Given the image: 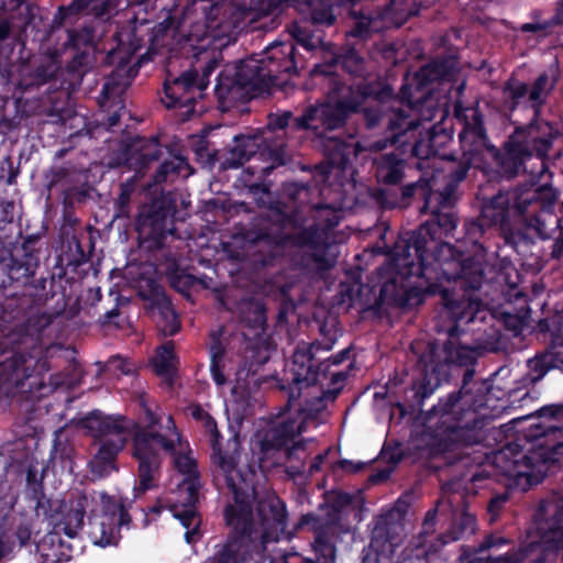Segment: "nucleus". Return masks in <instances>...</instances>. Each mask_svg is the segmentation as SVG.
Returning <instances> with one entry per match:
<instances>
[{
    "instance_id": "f257e3e1",
    "label": "nucleus",
    "mask_w": 563,
    "mask_h": 563,
    "mask_svg": "<svg viewBox=\"0 0 563 563\" xmlns=\"http://www.w3.org/2000/svg\"><path fill=\"white\" fill-rule=\"evenodd\" d=\"M442 290V317L451 324L446 328L450 340L444 344V360L434 358V347H430V361L423 366L421 376L413 380L406 391L405 402L398 404L400 413L416 415L423 411L428 399L441 385L449 380L452 367H465L462 385L459 389L440 397L426 412L424 426L427 445L432 454L454 452L482 443L492 422L488 415L481 409L487 407L492 384L488 380H474V365L479 356L477 347L452 342L453 338L465 332V327L476 321H484L487 316L482 299L475 290L467 288Z\"/></svg>"
},
{
    "instance_id": "f03ea898",
    "label": "nucleus",
    "mask_w": 563,
    "mask_h": 563,
    "mask_svg": "<svg viewBox=\"0 0 563 563\" xmlns=\"http://www.w3.org/2000/svg\"><path fill=\"white\" fill-rule=\"evenodd\" d=\"M426 195H416L420 213L430 219L416 230L400 235L389 251L386 266L376 269L379 282L374 306L409 311L422 305L428 296L449 290L442 280L453 282L460 288L478 290L485 278L484 265L470 245H463L464 235L452 245L449 238L456 229L459 217L455 203L427 206Z\"/></svg>"
},
{
    "instance_id": "7ed1b4c3",
    "label": "nucleus",
    "mask_w": 563,
    "mask_h": 563,
    "mask_svg": "<svg viewBox=\"0 0 563 563\" xmlns=\"http://www.w3.org/2000/svg\"><path fill=\"white\" fill-rule=\"evenodd\" d=\"M556 199L555 188L538 181L519 184L484 197L478 216L466 219L463 223L462 243L477 253L484 267L487 254L496 253L494 247H499L495 242L496 236L503 240L505 246L525 256L536 243L528 230H533L540 238L545 236L542 214L553 211Z\"/></svg>"
},
{
    "instance_id": "20e7f679",
    "label": "nucleus",
    "mask_w": 563,
    "mask_h": 563,
    "mask_svg": "<svg viewBox=\"0 0 563 563\" xmlns=\"http://www.w3.org/2000/svg\"><path fill=\"white\" fill-rule=\"evenodd\" d=\"M250 244L247 264L254 273H263L275 267L280 257V250L286 247L303 249L311 252L307 258L318 272L330 271L336 264V255L331 251L332 243L327 233L317 223L305 227V219L296 209L285 210L280 202L272 203L268 211L245 233Z\"/></svg>"
},
{
    "instance_id": "39448f33",
    "label": "nucleus",
    "mask_w": 563,
    "mask_h": 563,
    "mask_svg": "<svg viewBox=\"0 0 563 563\" xmlns=\"http://www.w3.org/2000/svg\"><path fill=\"white\" fill-rule=\"evenodd\" d=\"M455 115L466 117L473 110V136L476 137L483 166L486 167L488 155L495 166V173L500 179L510 180L526 170L525 163L536 157L541 163L539 177L548 172L547 162L561 156V148L554 151L555 143L563 141V134L558 125L534 119L527 128H517L498 148L489 142L479 108H453Z\"/></svg>"
},
{
    "instance_id": "423d86ee",
    "label": "nucleus",
    "mask_w": 563,
    "mask_h": 563,
    "mask_svg": "<svg viewBox=\"0 0 563 563\" xmlns=\"http://www.w3.org/2000/svg\"><path fill=\"white\" fill-rule=\"evenodd\" d=\"M537 413L559 423L532 424L523 437L530 448L525 449L518 437L494 454V464L504 475L525 478L529 487L542 483L563 461V404L545 405Z\"/></svg>"
},
{
    "instance_id": "0eeeda50",
    "label": "nucleus",
    "mask_w": 563,
    "mask_h": 563,
    "mask_svg": "<svg viewBox=\"0 0 563 563\" xmlns=\"http://www.w3.org/2000/svg\"><path fill=\"white\" fill-rule=\"evenodd\" d=\"M228 489L234 500L223 511L225 523L232 533L229 541L240 544L245 540H260L267 544L278 542L288 534L287 507L274 492L257 494L253 482L245 476L239 477Z\"/></svg>"
},
{
    "instance_id": "6e6552de",
    "label": "nucleus",
    "mask_w": 563,
    "mask_h": 563,
    "mask_svg": "<svg viewBox=\"0 0 563 563\" xmlns=\"http://www.w3.org/2000/svg\"><path fill=\"white\" fill-rule=\"evenodd\" d=\"M296 71L295 45L276 42L269 45L261 58L241 60L233 76L221 74L216 93L221 102L246 103L271 93L283 81L284 74Z\"/></svg>"
},
{
    "instance_id": "1a4fd4ad",
    "label": "nucleus",
    "mask_w": 563,
    "mask_h": 563,
    "mask_svg": "<svg viewBox=\"0 0 563 563\" xmlns=\"http://www.w3.org/2000/svg\"><path fill=\"white\" fill-rule=\"evenodd\" d=\"M141 407L143 424L132 422L129 426L132 443L131 454L137 462L135 497L158 487L163 454L174 456L176 442L180 440V432L172 415H168L163 423L162 417L153 411L144 400L141 401Z\"/></svg>"
},
{
    "instance_id": "9d476101",
    "label": "nucleus",
    "mask_w": 563,
    "mask_h": 563,
    "mask_svg": "<svg viewBox=\"0 0 563 563\" xmlns=\"http://www.w3.org/2000/svg\"><path fill=\"white\" fill-rule=\"evenodd\" d=\"M473 123L465 120L459 133L462 157L448 173L442 189H435V179L421 176L417 181L409 183L400 188H378L374 197L386 209L407 208L413 205L416 195H426L427 206L431 203H455L460 184L467 177L471 167L485 170L483 166L476 137L473 136Z\"/></svg>"
},
{
    "instance_id": "9b49d317",
    "label": "nucleus",
    "mask_w": 563,
    "mask_h": 563,
    "mask_svg": "<svg viewBox=\"0 0 563 563\" xmlns=\"http://www.w3.org/2000/svg\"><path fill=\"white\" fill-rule=\"evenodd\" d=\"M13 311L0 302V386L22 388L26 379L48 369L40 336L14 322Z\"/></svg>"
},
{
    "instance_id": "f8f14e48",
    "label": "nucleus",
    "mask_w": 563,
    "mask_h": 563,
    "mask_svg": "<svg viewBox=\"0 0 563 563\" xmlns=\"http://www.w3.org/2000/svg\"><path fill=\"white\" fill-rule=\"evenodd\" d=\"M542 543L511 548L505 554L488 555V563H549L555 551L563 549V498L542 500L534 514Z\"/></svg>"
},
{
    "instance_id": "ddd939ff",
    "label": "nucleus",
    "mask_w": 563,
    "mask_h": 563,
    "mask_svg": "<svg viewBox=\"0 0 563 563\" xmlns=\"http://www.w3.org/2000/svg\"><path fill=\"white\" fill-rule=\"evenodd\" d=\"M332 344L333 342L322 344L319 341L311 343L301 341L297 344L290 368L284 372L279 380V388L288 393L290 406L300 398L303 389L317 385L321 377L325 378L331 365H340L349 357V347L324 360L317 356L320 351L331 350Z\"/></svg>"
},
{
    "instance_id": "4468645a",
    "label": "nucleus",
    "mask_w": 563,
    "mask_h": 563,
    "mask_svg": "<svg viewBox=\"0 0 563 563\" xmlns=\"http://www.w3.org/2000/svg\"><path fill=\"white\" fill-rule=\"evenodd\" d=\"M421 125L419 120H409L402 111L397 112L395 118L388 120V135L372 143L371 148L374 151H384L388 146L395 150L384 153L374 161L375 176L379 184L386 186H397L405 178L407 167V156L410 151H405L402 142H408V135L415 134Z\"/></svg>"
},
{
    "instance_id": "2eb2a0df",
    "label": "nucleus",
    "mask_w": 563,
    "mask_h": 563,
    "mask_svg": "<svg viewBox=\"0 0 563 563\" xmlns=\"http://www.w3.org/2000/svg\"><path fill=\"white\" fill-rule=\"evenodd\" d=\"M81 427L92 438L99 440V450L93 457L97 467L106 470L114 467L119 453L128 442L129 420L122 415L103 416L100 411H92L81 419Z\"/></svg>"
},
{
    "instance_id": "dca6fc26",
    "label": "nucleus",
    "mask_w": 563,
    "mask_h": 563,
    "mask_svg": "<svg viewBox=\"0 0 563 563\" xmlns=\"http://www.w3.org/2000/svg\"><path fill=\"white\" fill-rule=\"evenodd\" d=\"M176 210V199L170 194H162L150 203L143 205L135 220L141 243H146L152 250L163 249L167 234L175 230L173 219Z\"/></svg>"
},
{
    "instance_id": "f3484780",
    "label": "nucleus",
    "mask_w": 563,
    "mask_h": 563,
    "mask_svg": "<svg viewBox=\"0 0 563 563\" xmlns=\"http://www.w3.org/2000/svg\"><path fill=\"white\" fill-rule=\"evenodd\" d=\"M299 400L300 398L291 406L287 402L286 410L297 411L301 416V421L286 418L266 430L260 441V451L264 456L271 457L275 453L284 451L286 459L291 460L299 459L297 453L306 451L307 441L305 439L295 441V439L305 431V422L312 415L301 407Z\"/></svg>"
},
{
    "instance_id": "a211bd4d",
    "label": "nucleus",
    "mask_w": 563,
    "mask_h": 563,
    "mask_svg": "<svg viewBox=\"0 0 563 563\" xmlns=\"http://www.w3.org/2000/svg\"><path fill=\"white\" fill-rule=\"evenodd\" d=\"M413 110L415 108H409ZM422 110L423 108H418ZM430 115L441 110L442 120L432 124L430 128L424 126V122L420 118H411L409 120H419L421 125L417 129L415 134L408 135V142H402L401 146L410 151V156L420 161L429 159L430 157L442 156L455 162L453 155H442L441 151L452 142L454 129L452 122L446 121L444 118L449 115L450 108H424Z\"/></svg>"
},
{
    "instance_id": "6ab92c4d",
    "label": "nucleus",
    "mask_w": 563,
    "mask_h": 563,
    "mask_svg": "<svg viewBox=\"0 0 563 563\" xmlns=\"http://www.w3.org/2000/svg\"><path fill=\"white\" fill-rule=\"evenodd\" d=\"M164 148L158 135L126 136L119 142L112 153L113 165L125 166L134 169L136 174H143L153 163L163 157Z\"/></svg>"
},
{
    "instance_id": "aec40b11",
    "label": "nucleus",
    "mask_w": 563,
    "mask_h": 563,
    "mask_svg": "<svg viewBox=\"0 0 563 563\" xmlns=\"http://www.w3.org/2000/svg\"><path fill=\"white\" fill-rule=\"evenodd\" d=\"M137 296L154 318L157 330L164 336H173L180 330V320L164 287L153 278L140 283Z\"/></svg>"
},
{
    "instance_id": "412c9836",
    "label": "nucleus",
    "mask_w": 563,
    "mask_h": 563,
    "mask_svg": "<svg viewBox=\"0 0 563 563\" xmlns=\"http://www.w3.org/2000/svg\"><path fill=\"white\" fill-rule=\"evenodd\" d=\"M199 58L203 62V66H201V81L197 84L198 70L189 69L184 71L172 82H165V99H162L164 106H174L175 103H180V106H189L192 102H197L195 97H187V95H189L196 88L198 89L199 93L201 92L203 88V80L207 79L210 74L218 67L219 54L214 52H203L199 54Z\"/></svg>"
},
{
    "instance_id": "4be33fe9",
    "label": "nucleus",
    "mask_w": 563,
    "mask_h": 563,
    "mask_svg": "<svg viewBox=\"0 0 563 563\" xmlns=\"http://www.w3.org/2000/svg\"><path fill=\"white\" fill-rule=\"evenodd\" d=\"M328 100L322 106H358L361 102L376 101L389 102L393 99V91L379 81L361 84L356 89L345 86L334 79L330 80Z\"/></svg>"
},
{
    "instance_id": "5701e85b",
    "label": "nucleus",
    "mask_w": 563,
    "mask_h": 563,
    "mask_svg": "<svg viewBox=\"0 0 563 563\" xmlns=\"http://www.w3.org/2000/svg\"><path fill=\"white\" fill-rule=\"evenodd\" d=\"M206 430L210 433V445H211V461L219 472L224 477L225 486L229 487L236 483L239 477L244 476L238 468L240 457V442L236 437L229 440L227 449L223 450L221 445L222 435L217 427V422L213 421L206 427Z\"/></svg>"
},
{
    "instance_id": "b1692460",
    "label": "nucleus",
    "mask_w": 563,
    "mask_h": 563,
    "mask_svg": "<svg viewBox=\"0 0 563 563\" xmlns=\"http://www.w3.org/2000/svg\"><path fill=\"white\" fill-rule=\"evenodd\" d=\"M527 373L522 380L526 386H534L552 371L563 374V317L558 329V334L551 343L532 358L527 361Z\"/></svg>"
},
{
    "instance_id": "393cba45",
    "label": "nucleus",
    "mask_w": 563,
    "mask_h": 563,
    "mask_svg": "<svg viewBox=\"0 0 563 563\" xmlns=\"http://www.w3.org/2000/svg\"><path fill=\"white\" fill-rule=\"evenodd\" d=\"M48 509H44V517L53 529L68 538H75L84 526L87 498L80 497L67 504L65 500L47 501Z\"/></svg>"
},
{
    "instance_id": "a878e982",
    "label": "nucleus",
    "mask_w": 563,
    "mask_h": 563,
    "mask_svg": "<svg viewBox=\"0 0 563 563\" xmlns=\"http://www.w3.org/2000/svg\"><path fill=\"white\" fill-rule=\"evenodd\" d=\"M254 18L267 16L275 13L283 3H290L299 11L309 13L314 23L331 25L334 15L331 12L330 0H253Z\"/></svg>"
},
{
    "instance_id": "bb28decb",
    "label": "nucleus",
    "mask_w": 563,
    "mask_h": 563,
    "mask_svg": "<svg viewBox=\"0 0 563 563\" xmlns=\"http://www.w3.org/2000/svg\"><path fill=\"white\" fill-rule=\"evenodd\" d=\"M360 108H307L305 114L295 119L298 129L312 130L319 136L327 131L343 128L351 113Z\"/></svg>"
},
{
    "instance_id": "cd10ccee",
    "label": "nucleus",
    "mask_w": 563,
    "mask_h": 563,
    "mask_svg": "<svg viewBox=\"0 0 563 563\" xmlns=\"http://www.w3.org/2000/svg\"><path fill=\"white\" fill-rule=\"evenodd\" d=\"M320 509L324 511L323 517L312 512L302 515L296 525V529L308 526L313 533L314 541L321 539V541L327 544L338 547L341 532L342 512L334 509L328 503L322 504Z\"/></svg>"
},
{
    "instance_id": "c85d7f7f",
    "label": "nucleus",
    "mask_w": 563,
    "mask_h": 563,
    "mask_svg": "<svg viewBox=\"0 0 563 563\" xmlns=\"http://www.w3.org/2000/svg\"><path fill=\"white\" fill-rule=\"evenodd\" d=\"M132 519L126 507L119 501H109L103 507L97 531L91 534L95 543L104 548L115 545L120 539V529L129 527Z\"/></svg>"
},
{
    "instance_id": "c756f323",
    "label": "nucleus",
    "mask_w": 563,
    "mask_h": 563,
    "mask_svg": "<svg viewBox=\"0 0 563 563\" xmlns=\"http://www.w3.org/2000/svg\"><path fill=\"white\" fill-rule=\"evenodd\" d=\"M555 84L556 69L551 67L549 73L541 74L532 86L511 77L506 82L505 90L514 102H521L527 97L528 101L543 103Z\"/></svg>"
},
{
    "instance_id": "7c9ffc66",
    "label": "nucleus",
    "mask_w": 563,
    "mask_h": 563,
    "mask_svg": "<svg viewBox=\"0 0 563 563\" xmlns=\"http://www.w3.org/2000/svg\"><path fill=\"white\" fill-rule=\"evenodd\" d=\"M187 492V503L183 507L175 506L172 511L173 516L179 520L186 529L185 540L188 544L196 543L201 537V518L196 510V504L199 498V487L194 481H188L185 485Z\"/></svg>"
},
{
    "instance_id": "2f4dec72",
    "label": "nucleus",
    "mask_w": 563,
    "mask_h": 563,
    "mask_svg": "<svg viewBox=\"0 0 563 563\" xmlns=\"http://www.w3.org/2000/svg\"><path fill=\"white\" fill-rule=\"evenodd\" d=\"M41 561L34 563H62L73 558V545L62 539V532L52 528L36 544Z\"/></svg>"
},
{
    "instance_id": "473e14b6",
    "label": "nucleus",
    "mask_w": 563,
    "mask_h": 563,
    "mask_svg": "<svg viewBox=\"0 0 563 563\" xmlns=\"http://www.w3.org/2000/svg\"><path fill=\"white\" fill-rule=\"evenodd\" d=\"M111 108H97L92 113L91 119H87L86 115L80 117L82 128L75 133L70 134V137L79 135H88L89 137H98L101 133L111 131L118 126L121 119L119 111L110 112Z\"/></svg>"
},
{
    "instance_id": "72a5a7b5",
    "label": "nucleus",
    "mask_w": 563,
    "mask_h": 563,
    "mask_svg": "<svg viewBox=\"0 0 563 563\" xmlns=\"http://www.w3.org/2000/svg\"><path fill=\"white\" fill-rule=\"evenodd\" d=\"M63 48L49 47L43 51L35 60L33 79L36 85H43L56 78L62 70Z\"/></svg>"
},
{
    "instance_id": "f704fd0d",
    "label": "nucleus",
    "mask_w": 563,
    "mask_h": 563,
    "mask_svg": "<svg viewBox=\"0 0 563 563\" xmlns=\"http://www.w3.org/2000/svg\"><path fill=\"white\" fill-rule=\"evenodd\" d=\"M126 3V0H74L70 4L60 7L59 12L63 14V18H67L79 13L86 8H90L93 15L103 18L115 13Z\"/></svg>"
},
{
    "instance_id": "c9c22d12",
    "label": "nucleus",
    "mask_w": 563,
    "mask_h": 563,
    "mask_svg": "<svg viewBox=\"0 0 563 563\" xmlns=\"http://www.w3.org/2000/svg\"><path fill=\"white\" fill-rule=\"evenodd\" d=\"M261 139L256 135H236L235 145L230 151V156L223 162L224 168H239L250 161L261 150Z\"/></svg>"
},
{
    "instance_id": "e433bc0d",
    "label": "nucleus",
    "mask_w": 563,
    "mask_h": 563,
    "mask_svg": "<svg viewBox=\"0 0 563 563\" xmlns=\"http://www.w3.org/2000/svg\"><path fill=\"white\" fill-rule=\"evenodd\" d=\"M327 166H321V174L327 176L330 168L345 170L351 163V155L354 154V147L351 143L339 140L330 139L325 144Z\"/></svg>"
},
{
    "instance_id": "4c0bfd02",
    "label": "nucleus",
    "mask_w": 563,
    "mask_h": 563,
    "mask_svg": "<svg viewBox=\"0 0 563 563\" xmlns=\"http://www.w3.org/2000/svg\"><path fill=\"white\" fill-rule=\"evenodd\" d=\"M358 0H340V7L347 10L350 20L352 22L349 34L354 37H367L373 32L380 29L379 21L371 15H365L361 11L353 10L352 7Z\"/></svg>"
},
{
    "instance_id": "58836bf2",
    "label": "nucleus",
    "mask_w": 563,
    "mask_h": 563,
    "mask_svg": "<svg viewBox=\"0 0 563 563\" xmlns=\"http://www.w3.org/2000/svg\"><path fill=\"white\" fill-rule=\"evenodd\" d=\"M477 528L476 517L466 510L455 516L449 530L441 534L443 544L466 539L475 533Z\"/></svg>"
},
{
    "instance_id": "ea45409f",
    "label": "nucleus",
    "mask_w": 563,
    "mask_h": 563,
    "mask_svg": "<svg viewBox=\"0 0 563 563\" xmlns=\"http://www.w3.org/2000/svg\"><path fill=\"white\" fill-rule=\"evenodd\" d=\"M129 85L130 84L124 75L118 71L112 74L107 78L103 85V88L99 97V103L101 106L106 103L113 106L125 103L128 100L126 90Z\"/></svg>"
},
{
    "instance_id": "a19ab883",
    "label": "nucleus",
    "mask_w": 563,
    "mask_h": 563,
    "mask_svg": "<svg viewBox=\"0 0 563 563\" xmlns=\"http://www.w3.org/2000/svg\"><path fill=\"white\" fill-rule=\"evenodd\" d=\"M7 108H1L5 110ZM36 108H14L12 114L3 113L0 115V134L9 136L15 132H19L22 126L30 128L32 122L31 119L35 114Z\"/></svg>"
},
{
    "instance_id": "79ce46f5",
    "label": "nucleus",
    "mask_w": 563,
    "mask_h": 563,
    "mask_svg": "<svg viewBox=\"0 0 563 563\" xmlns=\"http://www.w3.org/2000/svg\"><path fill=\"white\" fill-rule=\"evenodd\" d=\"M175 343L167 341L156 349L153 366L158 376L173 377L177 372Z\"/></svg>"
},
{
    "instance_id": "37998d69",
    "label": "nucleus",
    "mask_w": 563,
    "mask_h": 563,
    "mask_svg": "<svg viewBox=\"0 0 563 563\" xmlns=\"http://www.w3.org/2000/svg\"><path fill=\"white\" fill-rule=\"evenodd\" d=\"M167 153L168 157L165 158L153 175L154 184H162L167 181L169 176H179L181 169L188 166L187 159L180 153L174 154L173 151L165 146L164 154Z\"/></svg>"
},
{
    "instance_id": "c03bdc74",
    "label": "nucleus",
    "mask_w": 563,
    "mask_h": 563,
    "mask_svg": "<svg viewBox=\"0 0 563 563\" xmlns=\"http://www.w3.org/2000/svg\"><path fill=\"white\" fill-rule=\"evenodd\" d=\"M530 313V307L525 303L519 309H505L500 313V321L503 322L506 330L512 332L514 335H519L523 328L527 325Z\"/></svg>"
},
{
    "instance_id": "a18cd8bd",
    "label": "nucleus",
    "mask_w": 563,
    "mask_h": 563,
    "mask_svg": "<svg viewBox=\"0 0 563 563\" xmlns=\"http://www.w3.org/2000/svg\"><path fill=\"white\" fill-rule=\"evenodd\" d=\"M310 544V555H301L300 563H336V545L327 544L321 539L312 540Z\"/></svg>"
},
{
    "instance_id": "49530a36",
    "label": "nucleus",
    "mask_w": 563,
    "mask_h": 563,
    "mask_svg": "<svg viewBox=\"0 0 563 563\" xmlns=\"http://www.w3.org/2000/svg\"><path fill=\"white\" fill-rule=\"evenodd\" d=\"M268 361V355L262 353L260 350L252 349L247 351L243 362L239 366V379H249L257 375L261 367Z\"/></svg>"
},
{
    "instance_id": "de8ad7c7",
    "label": "nucleus",
    "mask_w": 563,
    "mask_h": 563,
    "mask_svg": "<svg viewBox=\"0 0 563 563\" xmlns=\"http://www.w3.org/2000/svg\"><path fill=\"white\" fill-rule=\"evenodd\" d=\"M95 43V30L91 26H82L78 30L67 32V41L65 47H73L76 51L88 49L92 52Z\"/></svg>"
},
{
    "instance_id": "09e8293b",
    "label": "nucleus",
    "mask_w": 563,
    "mask_h": 563,
    "mask_svg": "<svg viewBox=\"0 0 563 563\" xmlns=\"http://www.w3.org/2000/svg\"><path fill=\"white\" fill-rule=\"evenodd\" d=\"M225 355V349L220 340H213L210 345V372L212 379L219 386L227 383V377L223 373V358Z\"/></svg>"
},
{
    "instance_id": "8fccbe9b",
    "label": "nucleus",
    "mask_w": 563,
    "mask_h": 563,
    "mask_svg": "<svg viewBox=\"0 0 563 563\" xmlns=\"http://www.w3.org/2000/svg\"><path fill=\"white\" fill-rule=\"evenodd\" d=\"M391 109L395 110L393 112V115H386L383 111V108H360L358 112L362 111L364 124L367 130H373V129L379 126L380 124H385L386 125L385 136H387L389 134L388 133V120L389 119L395 118L396 113L400 112V111H402L405 115L410 117L405 111L404 108H391Z\"/></svg>"
},
{
    "instance_id": "3c124183",
    "label": "nucleus",
    "mask_w": 563,
    "mask_h": 563,
    "mask_svg": "<svg viewBox=\"0 0 563 563\" xmlns=\"http://www.w3.org/2000/svg\"><path fill=\"white\" fill-rule=\"evenodd\" d=\"M137 181L139 174L135 173L133 176L120 184L119 196L115 200V207L120 216H129L131 198L136 190Z\"/></svg>"
},
{
    "instance_id": "603ef678",
    "label": "nucleus",
    "mask_w": 563,
    "mask_h": 563,
    "mask_svg": "<svg viewBox=\"0 0 563 563\" xmlns=\"http://www.w3.org/2000/svg\"><path fill=\"white\" fill-rule=\"evenodd\" d=\"M333 64H340L350 74L358 75L364 70V58L354 48H344L333 58Z\"/></svg>"
},
{
    "instance_id": "864d4df0",
    "label": "nucleus",
    "mask_w": 563,
    "mask_h": 563,
    "mask_svg": "<svg viewBox=\"0 0 563 563\" xmlns=\"http://www.w3.org/2000/svg\"><path fill=\"white\" fill-rule=\"evenodd\" d=\"M446 75L444 63L433 60L432 63L421 67L415 75L417 89H422L428 82L438 80Z\"/></svg>"
},
{
    "instance_id": "5fc2aeb1",
    "label": "nucleus",
    "mask_w": 563,
    "mask_h": 563,
    "mask_svg": "<svg viewBox=\"0 0 563 563\" xmlns=\"http://www.w3.org/2000/svg\"><path fill=\"white\" fill-rule=\"evenodd\" d=\"M168 276L172 287L181 294L187 292L191 287L199 283L198 277L187 273L186 269L178 265L170 271Z\"/></svg>"
},
{
    "instance_id": "6e6d98bb",
    "label": "nucleus",
    "mask_w": 563,
    "mask_h": 563,
    "mask_svg": "<svg viewBox=\"0 0 563 563\" xmlns=\"http://www.w3.org/2000/svg\"><path fill=\"white\" fill-rule=\"evenodd\" d=\"M240 544L228 541L210 560V563H245Z\"/></svg>"
},
{
    "instance_id": "4d7b16f0",
    "label": "nucleus",
    "mask_w": 563,
    "mask_h": 563,
    "mask_svg": "<svg viewBox=\"0 0 563 563\" xmlns=\"http://www.w3.org/2000/svg\"><path fill=\"white\" fill-rule=\"evenodd\" d=\"M93 65L92 52L88 49L77 51L71 60L66 65L68 73L82 77Z\"/></svg>"
},
{
    "instance_id": "13d9d810",
    "label": "nucleus",
    "mask_w": 563,
    "mask_h": 563,
    "mask_svg": "<svg viewBox=\"0 0 563 563\" xmlns=\"http://www.w3.org/2000/svg\"><path fill=\"white\" fill-rule=\"evenodd\" d=\"M70 178V169L65 166H52L45 174L46 188L53 189L66 186Z\"/></svg>"
},
{
    "instance_id": "bf43d9fd",
    "label": "nucleus",
    "mask_w": 563,
    "mask_h": 563,
    "mask_svg": "<svg viewBox=\"0 0 563 563\" xmlns=\"http://www.w3.org/2000/svg\"><path fill=\"white\" fill-rule=\"evenodd\" d=\"M413 0H390L385 9V15L395 20H404L413 14Z\"/></svg>"
},
{
    "instance_id": "052dcab7",
    "label": "nucleus",
    "mask_w": 563,
    "mask_h": 563,
    "mask_svg": "<svg viewBox=\"0 0 563 563\" xmlns=\"http://www.w3.org/2000/svg\"><path fill=\"white\" fill-rule=\"evenodd\" d=\"M311 186L308 183H288L284 186L285 195L296 205H303L308 201Z\"/></svg>"
},
{
    "instance_id": "680f3d73",
    "label": "nucleus",
    "mask_w": 563,
    "mask_h": 563,
    "mask_svg": "<svg viewBox=\"0 0 563 563\" xmlns=\"http://www.w3.org/2000/svg\"><path fill=\"white\" fill-rule=\"evenodd\" d=\"M26 492L29 498L35 503L37 515H44V509H48L47 501L52 500L45 497L43 482H34L32 485H26Z\"/></svg>"
},
{
    "instance_id": "e2e57ef3",
    "label": "nucleus",
    "mask_w": 563,
    "mask_h": 563,
    "mask_svg": "<svg viewBox=\"0 0 563 563\" xmlns=\"http://www.w3.org/2000/svg\"><path fill=\"white\" fill-rule=\"evenodd\" d=\"M195 154L197 161L203 166L213 167L218 161V153L216 150L209 148V142L205 139H200L195 145Z\"/></svg>"
},
{
    "instance_id": "0e129e2a",
    "label": "nucleus",
    "mask_w": 563,
    "mask_h": 563,
    "mask_svg": "<svg viewBox=\"0 0 563 563\" xmlns=\"http://www.w3.org/2000/svg\"><path fill=\"white\" fill-rule=\"evenodd\" d=\"M508 500V493L497 494L489 499L487 505V512L489 515L490 522L495 521L499 517L501 510L504 509Z\"/></svg>"
},
{
    "instance_id": "69168bd1",
    "label": "nucleus",
    "mask_w": 563,
    "mask_h": 563,
    "mask_svg": "<svg viewBox=\"0 0 563 563\" xmlns=\"http://www.w3.org/2000/svg\"><path fill=\"white\" fill-rule=\"evenodd\" d=\"M33 534V525L29 520H22L15 528L13 537L19 543V547H25L31 542Z\"/></svg>"
},
{
    "instance_id": "338daca9",
    "label": "nucleus",
    "mask_w": 563,
    "mask_h": 563,
    "mask_svg": "<svg viewBox=\"0 0 563 563\" xmlns=\"http://www.w3.org/2000/svg\"><path fill=\"white\" fill-rule=\"evenodd\" d=\"M262 156L267 155L271 161V165L264 168L265 172H268L275 167L283 166L286 164L285 158V150L282 146H277L274 148H264L260 153Z\"/></svg>"
},
{
    "instance_id": "774afa93",
    "label": "nucleus",
    "mask_w": 563,
    "mask_h": 563,
    "mask_svg": "<svg viewBox=\"0 0 563 563\" xmlns=\"http://www.w3.org/2000/svg\"><path fill=\"white\" fill-rule=\"evenodd\" d=\"M108 365L123 375H132L135 372L134 364L120 355L111 356Z\"/></svg>"
}]
</instances>
